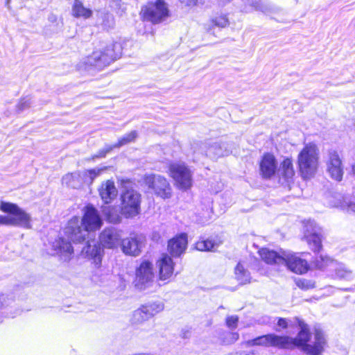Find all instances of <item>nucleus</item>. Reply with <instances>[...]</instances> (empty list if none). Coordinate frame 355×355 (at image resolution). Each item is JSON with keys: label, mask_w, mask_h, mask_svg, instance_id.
<instances>
[{"label": "nucleus", "mask_w": 355, "mask_h": 355, "mask_svg": "<svg viewBox=\"0 0 355 355\" xmlns=\"http://www.w3.org/2000/svg\"><path fill=\"white\" fill-rule=\"evenodd\" d=\"M0 209L8 214L7 216H4V225L17 226L26 229L31 228V216L17 205L10 202H1Z\"/></svg>", "instance_id": "20e7f679"}, {"label": "nucleus", "mask_w": 355, "mask_h": 355, "mask_svg": "<svg viewBox=\"0 0 355 355\" xmlns=\"http://www.w3.org/2000/svg\"><path fill=\"white\" fill-rule=\"evenodd\" d=\"M5 217L0 215V225H4Z\"/></svg>", "instance_id": "de8ad7c7"}, {"label": "nucleus", "mask_w": 355, "mask_h": 355, "mask_svg": "<svg viewBox=\"0 0 355 355\" xmlns=\"http://www.w3.org/2000/svg\"><path fill=\"white\" fill-rule=\"evenodd\" d=\"M31 104V99L30 98L26 97L22 98L18 104V110L20 111H23L26 108L29 107Z\"/></svg>", "instance_id": "79ce46f5"}, {"label": "nucleus", "mask_w": 355, "mask_h": 355, "mask_svg": "<svg viewBox=\"0 0 355 355\" xmlns=\"http://www.w3.org/2000/svg\"><path fill=\"white\" fill-rule=\"evenodd\" d=\"M320 258L322 261H324L325 263L320 265L318 263V267L322 268L327 266H329V263L333 270L335 271V277L338 279H347L351 275L352 270L347 268L343 263L334 261L327 257L323 258L322 256H320Z\"/></svg>", "instance_id": "4be33fe9"}, {"label": "nucleus", "mask_w": 355, "mask_h": 355, "mask_svg": "<svg viewBox=\"0 0 355 355\" xmlns=\"http://www.w3.org/2000/svg\"><path fill=\"white\" fill-rule=\"evenodd\" d=\"M168 174L173 180L174 185L178 189L187 191L192 187V172L184 162H174L169 163Z\"/></svg>", "instance_id": "39448f33"}, {"label": "nucleus", "mask_w": 355, "mask_h": 355, "mask_svg": "<svg viewBox=\"0 0 355 355\" xmlns=\"http://www.w3.org/2000/svg\"><path fill=\"white\" fill-rule=\"evenodd\" d=\"M155 277L156 270L153 262L143 260L135 271V286L141 290L148 288L153 284Z\"/></svg>", "instance_id": "6e6552de"}, {"label": "nucleus", "mask_w": 355, "mask_h": 355, "mask_svg": "<svg viewBox=\"0 0 355 355\" xmlns=\"http://www.w3.org/2000/svg\"><path fill=\"white\" fill-rule=\"evenodd\" d=\"M304 223V235L311 234V233H317L321 232L320 227L317 225L315 221L311 220H305Z\"/></svg>", "instance_id": "4c0bfd02"}, {"label": "nucleus", "mask_w": 355, "mask_h": 355, "mask_svg": "<svg viewBox=\"0 0 355 355\" xmlns=\"http://www.w3.org/2000/svg\"><path fill=\"white\" fill-rule=\"evenodd\" d=\"M121 47L119 43H112L103 50L94 51L80 63V68L88 69L91 67L101 69L120 57Z\"/></svg>", "instance_id": "f03ea898"}, {"label": "nucleus", "mask_w": 355, "mask_h": 355, "mask_svg": "<svg viewBox=\"0 0 355 355\" xmlns=\"http://www.w3.org/2000/svg\"><path fill=\"white\" fill-rule=\"evenodd\" d=\"M327 346V340L324 333L320 329H315L313 340L305 345L304 352L307 355H322Z\"/></svg>", "instance_id": "ddd939ff"}, {"label": "nucleus", "mask_w": 355, "mask_h": 355, "mask_svg": "<svg viewBox=\"0 0 355 355\" xmlns=\"http://www.w3.org/2000/svg\"><path fill=\"white\" fill-rule=\"evenodd\" d=\"M278 163L272 154L266 153L259 162V172L264 179L271 178L277 171Z\"/></svg>", "instance_id": "dca6fc26"}, {"label": "nucleus", "mask_w": 355, "mask_h": 355, "mask_svg": "<svg viewBox=\"0 0 355 355\" xmlns=\"http://www.w3.org/2000/svg\"><path fill=\"white\" fill-rule=\"evenodd\" d=\"M238 320H239V318L237 316L232 315V316H229L227 318L226 323H227V325L230 328L234 329V328H236V327L237 325Z\"/></svg>", "instance_id": "37998d69"}, {"label": "nucleus", "mask_w": 355, "mask_h": 355, "mask_svg": "<svg viewBox=\"0 0 355 355\" xmlns=\"http://www.w3.org/2000/svg\"><path fill=\"white\" fill-rule=\"evenodd\" d=\"M180 1L186 6H193L196 4L197 0H180Z\"/></svg>", "instance_id": "c03bdc74"}, {"label": "nucleus", "mask_w": 355, "mask_h": 355, "mask_svg": "<svg viewBox=\"0 0 355 355\" xmlns=\"http://www.w3.org/2000/svg\"><path fill=\"white\" fill-rule=\"evenodd\" d=\"M187 245V236L182 234L168 241V249L173 257H179L186 250Z\"/></svg>", "instance_id": "5701e85b"}, {"label": "nucleus", "mask_w": 355, "mask_h": 355, "mask_svg": "<svg viewBox=\"0 0 355 355\" xmlns=\"http://www.w3.org/2000/svg\"><path fill=\"white\" fill-rule=\"evenodd\" d=\"M327 168L330 176L336 181H340L343 175L342 160L338 152L330 150L327 160Z\"/></svg>", "instance_id": "2eb2a0df"}, {"label": "nucleus", "mask_w": 355, "mask_h": 355, "mask_svg": "<svg viewBox=\"0 0 355 355\" xmlns=\"http://www.w3.org/2000/svg\"><path fill=\"white\" fill-rule=\"evenodd\" d=\"M49 19H50L51 21H53V20H55V16H51V17H49Z\"/></svg>", "instance_id": "3c124183"}, {"label": "nucleus", "mask_w": 355, "mask_h": 355, "mask_svg": "<svg viewBox=\"0 0 355 355\" xmlns=\"http://www.w3.org/2000/svg\"><path fill=\"white\" fill-rule=\"evenodd\" d=\"M235 275L236 279L241 284H245L250 282V276L241 263H238L235 268Z\"/></svg>", "instance_id": "f704fd0d"}, {"label": "nucleus", "mask_w": 355, "mask_h": 355, "mask_svg": "<svg viewBox=\"0 0 355 355\" xmlns=\"http://www.w3.org/2000/svg\"><path fill=\"white\" fill-rule=\"evenodd\" d=\"M98 192L101 199L106 204L113 200L118 193L114 182L110 180L102 182L98 189Z\"/></svg>", "instance_id": "393cba45"}, {"label": "nucleus", "mask_w": 355, "mask_h": 355, "mask_svg": "<svg viewBox=\"0 0 355 355\" xmlns=\"http://www.w3.org/2000/svg\"><path fill=\"white\" fill-rule=\"evenodd\" d=\"M284 255L285 257L283 265H286L291 271L301 275L309 270L307 261L297 256V254L286 251L284 252Z\"/></svg>", "instance_id": "4468645a"}, {"label": "nucleus", "mask_w": 355, "mask_h": 355, "mask_svg": "<svg viewBox=\"0 0 355 355\" xmlns=\"http://www.w3.org/2000/svg\"><path fill=\"white\" fill-rule=\"evenodd\" d=\"M106 169L107 167H97L92 169L80 171L83 177V180H84V184H92L94 180Z\"/></svg>", "instance_id": "c85d7f7f"}, {"label": "nucleus", "mask_w": 355, "mask_h": 355, "mask_svg": "<svg viewBox=\"0 0 355 355\" xmlns=\"http://www.w3.org/2000/svg\"><path fill=\"white\" fill-rule=\"evenodd\" d=\"M295 320L298 324L300 331L295 338L284 336L285 338L288 339V340H286L284 342L285 343H284V348L290 349L293 347H298L304 352L305 345H307L311 338L309 329L308 325L301 319L295 318Z\"/></svg>", "instance_id": "9d476101"}, {"label": "nucleus", "mask_w": 355, "mask_h": 355, "mask_svg": "<svg viewBox=\"0 0 355 355\" xmlns=\"http://www.w3.org/2000/svg\"><path fill=\"white\" fill-rule=\"evenodd\" d=\"M352 173L354 175H355V164H354L352 166Z\"/></svg>", "instance_id": "8fccbe9b"}, {"label": "nucleus", "mask_w": 355, "mask_h": 355, "mask_svg": "<svg viewBox=\"0 0 355 355\" xmlns=\"http://www.w3.org/2000/svg\"><path fill=\"white\" fill-rule=\"evenodd\" d=\"M304 239L307 242L309 248L314 252H318L322 248L321 232L304 234Z\"/></svg>", "instance_id": "c756f323"}, {"label": "nucleus", "mask_w": 355, "mask_h": 355, "mask_svg": "<svg viewBox=\"0 0 355 355\" xmlns=\"http://www.w3.org/2000/svg\"><path fill=\"white\" fill-rule=\"evenodd\" d=\"M99 241L104 248L114 249L121 244V236L120 232L113 227L105 228L100 234Z\"/></svg>", "instance_id": "a211bd4d"}, {"label": "nucleus", "mask_w": 355, "mask_h": 355, "mask_svg": "<svg viewBox=\"0 0 355 355\" xmlns=\"http://www.w3.org/2000/svg\"><path fill=\"white\" fill-rule=\"evenodd\" d=\"M144 237L141 234H132L121 241L122 252L126 254L137 257L140 254L144 245Z\"/></svg>", "instance_id": "f8f14e48"}, {"label": "nucleus", "mask_w": 355, "mask_h": 355, "mask_svg": "<svg viewBox=\"0 0 355 355\" xmlns=\"http://www.w3.org/2000/svg\"><path fill=\"white\" fill-rule=\"evenodd\" d=\"M82 253L88 258L93 259L96 267H100L103 250L94 240L87 242V245L82 250Z\"/></svg>", "instance_id": "412c9836"}, {"label": "nucleus", "mask_w": 355, "mask_h": 355, "mask_svg": "<svg viewBox=\"0 0 355 355\" xmlns=\"http://www.w3.org/2000/svg\"><path fill=\"white\" fill-rule=\"evenodd\" d=\"M10 0H7L6 4L8 5L10 3Z\"/></svg>", "instance_id": "603ef678"}, {"label": "nucleus", "mask_w": 355, "mask_h": 355, "mask_svg": "<svg viewBox=\"0 0 355 355\" xmlns=\"http://www.w3.org/2000/svg\"><path fill=\"white\" fill-rule=\"evenodd\" d=\"M103 225L98 211L92 206H87L81 219L73 217L69 222L66 232L74 242H81L88 237L90 232L98 230Z\"/></svg>", "instance_id": "f257e3e1"}, {"label": "nucleus", "mask_w": 355, "mask_h": 355, "mask_svg": "<svg viewBox=\"0 0 355 355\" xmlns=\"http://www.w3.org/2000/svg\"><path fill=\"white\" fill-rule=\"evenodd\" d=\"M221 243V241L218 239H208L199 241L196 243V248L199 251L214 250Z\"/></svg>", "instance_id": "2f4dec72"}, {"label": "nucleus", "mask_w": 355, "mask_h": 355, "mask_svg": "<svg viewBox=\"0 0 355 355\" xmlns=\"http://www.w3.org/2000/svg\"><path fill=\"white\" fill-rule=\"evenodd\" d=\"M287 338L283 336H279L275 334H268L262 336L257 337L254 339L246 342V345L249 347L254 345H261L265 347H277L284 348V343Z\"/></svg>", "instance_id": "f3484780"}, {"label": "nucleus", "mask_w": 355, "mask_h": 355, "mask_svg": "<svg viewBox=\"0 0 355 355\" xmlns=\"http://www.w3.org/2000/svg\"><path fill=\"white\" fill-rule=\"evenodd\" d=\"M141 194L134 189H128L121 195V214L127 218H135L141 212Z\"/></svg>", "instance_id": "423d86ee"}, {"label": "nucleus", "mask_w": 355, "mask_h": 355, "mask_svg": "<svg viewBox=\"0 0 355 355\" xmlns=\"http://www.w3.org/2000/svg\"><path fill=\"white\" fill-rule=\"evenodd\" d=\"M277 172L279 177L284 178L286 182L291 181L295 173L293 160L288 157L284 158L280 163Z\"/></svg>", "instance_id": "bb28decb"}, {"label": "nucleus", "mask_w": 355, "mask_h": 355, "mask_svg": "<svg viewBox=\"0 0 355 355\" xmlns=\"http://www.w3.org/2000/svg\"><path fill=\"white\" fill-rule=\"evenodd\" d=\"M144 307L145 308L146 311H147L148 315H150V318L160 313L164 309V304L161 302L150 303L146 305H144Z\"/></svg>", "instance_id": "e433bc0d"}, {"label": "nucleus", "mask_w": 355, "mask_h": 355, "mask_svg": "<svg viewBox=\"0 0 355 355\" xmlns=\"http://www.w3.org/2000/svg\"><path fill=\"white\" fill-rule=\"evenodd\" d=\"M144 184L158 196L163 199L169 198L172 189L168 181L160 175L150 174L145 175Z\"/></svg>", "instance_id": "1a4fd4ad"}, {"label": "nucleus", "mask_w": 355, "mask_h": 355, "mask_svg": "<svg viewBox=\"0 0 355 355\" xmlns=\"http://www.w3.org/2000/svg\"><path fill=\"white\" fill-rule=\"evenodd\" d=\"M141 15L144 19L154 24H158L168 18L169 10L164 1L157 0L144 6L141 8Z\"/></svg>", "instance_id": "0eeeda50"}, {"label": "nucleus", "mask_w": 355, "mask_h": 355, "mask_svg": "<svg viewBox=\"0 0 355 355\" xmlns=\"http://www.w3.org/2000/svg\"><path fill=\"white\" fill-rule=\"evenodd\" d=\"M137 136V133L136 131H131L128 134L120 138L116 144L113 146H106L103 149L101 150L96 155H94L93 159L105 157L106 154L110 152L113 148L121 147L133 141L136 139Z\"/></svg>", "instance_id": "a878e982"}, {"label": "nucleus", "mask_w": 355, "mask_h": 355, "mask_svg": "<svg viewBox=\"0 0 355 355\" xmlns=\"http://www.w3.org/2000/svg\"><path fill=\"white\" fill-rule=\"evenodd\" d=\"M149 318H150V315H148L147 311H146L145 308L144 306H142L141 308L134 311L132 321L135 324H139L148 320Z\"/></svg>", "instance_id": "c9c22d12"}, {"label": "nucleus", "mask_w": 355, "mask_h": 355, "mask_svg": "<svg viewBox=\"0 0 355 355\" xmlns=\"http://www.w3.org/2000/svg\"><path fill=\"white\" fill-rule=\"evenodd\" d=\"M211 24L219 28H225L229 25V19L226 15H218L214 17L211 20Z\"/></svg>", "instance_id": "58836bf2"}, {"label": "nucleus", "mask_w": 355, "mask_h": 355, "mask_svg": "<svg viewBox=\"0 0 355 355\" xmlns=\"http://www.w3.org/2000/svg\"><path fill=\"white\" fill-rule=\"evenodd\" d=\"M228 336L230 343H233L239 339V334L237 333H230Z\"/></svg>", "instance_id": "49530a36"}, {"label": "nucleus", "mask_w": 355, "mask_h": 355, "mask_svg": "<svg viewBox=\"0 0 355 355\" xmlns=\"http://www.w3.org/2000/svg\"><path fill=\"white\" fill-rule=\"evenodd\" d=\"M296 285L302 290H309L315 287V283L311 279L300 278L295 281Z\"/></svg>", "instance_id": "ea45409f"}, {"label": "nucleus", "mask_w": 355, "mask_h": 355, "mask_svg": "<svg viewBox=\"0 0 355 355\" xmlns=\"http://www.w3.org/2000/svg\"><path fill=\"white\" fill-rule=\"evenodd\" d=\"M102 211L103 214L110 223H116L120 222L121 216L116 207L110 205L105 206L103 207Z\"/></svg>", "instance_id": "473e14b6"}, {"label": "nucleus", "mask_w": 355, "mask_h": 355, "mask_svg": "<svg viewBox=\"0 0 355 355\" xmlns=\"http://www.w3.org/2000/svg\"><path fill=\"white\" fill-rule=\"evenodd\" d=\"M332 206L340 208L347 213L355 214V199L345 198L339 196V198Z\"/></svg>", "instance_id": "7c9ffc66"}, {"label": "nucleus", "mask_w": 355, "mask_h": 355, "mask_svg": "<svg viewBox=\"0 0 355 355\" xmlns=\"http://www.w3.org/2000/svg\"><path fill=\"white\" fill-rule=\"evenodd\" d=\"M53 254L58 255L64 261L73 257V249L70 242L63 238H58L51 243Z\"/></svg>", "instance_id": "6ab92c4d"}, {"label": "nucleus", "mask_w": 355, "mask_h": 355, "mask_svg": "<svg viewBox=\"0 0 355 355\" xmlns=\"http://www.w3.org/2000/svg\"><path fill=\"white\" fill-rule=\"evenodd\" d=\"M157 266L159 268V277L161 281H165L171 277L174 270V263L172 259L167 254H162L157 261Z\"/></svg>", "instance_id": "aec40b11"}, {"label": "nucleus", "mask_w": 355, "mask_h": 355, "mask_svg": "<svg viewBox=\"0 0 355 355\" xmlns=\"http://www.w3.org/2000/svg\"><path fill=\"white\" fill-rule=\"evenodd\" d=\"M299 171L304 179L312 178L319 165V149L313 143L306 144L297 156Z\"/></svg>", "instance_id": "7ed1b4c3"}, {"label": "nucleus", "mask_w": 355, "mask_h": 355, "mask_svg": "<svg viewBox=\"0 0 355 355\" xmlns=\"http://www.w3.org/2000/svg\"><path fill=\"white\" fill-rule=\"evenodd\" d=\"M285 250L277 252L268 248H261L259 250V254L261 259L268 264L283 265L284 261Z\"/></svg>", "instance_id": "b1692460"}, {"label": "nucleus", "mask_w": 355, "mask_h": 355, "mask_svg": "<svg viewBox=\"0 0 355 355\" xmlns=\"http://www.w3.org/2000/svg\"><path fill=\"white\" fill-rule=\"evenodd\" d=\"M72 10L73 15L78 17H83L85 18H88L92 15V11L85 8L82 2L79 0H75Z\"/></svg>", "instance_id": "72a5a7b5"}, {"label": "nucleus", "mask_w": 355, "mask_h": 355, "mask_svg": "<svg viewBox=\"0 0 355 355\" xmlns=\"http://www.w3.org/2000/svg\"><path fill=\"white\" fill-rule=\"evenodd\" d=\"M62 183L68 187L78 189L84 185V180L80 171L67 173L63 176Z\"/></svg>", "instance_id": "cd10ccee"}, {"label": "nucleus", "mask_w": 355, "mask_h": 355, "mask_svg": "<svg viewBox=\"0 0 355 355\" xmlns=\"http://www.w3.org/2000/svg\"><path fill=\"white\" fill-rule=\"evenodd\" d=\"M248 4L252 7H254V0H248Z\"/></svg>", "instance_id": "09e8293b"}, {"label": "nucleus", "mask_w": 355, "mask_h": 355, "mask_svg": "<svg viewBox=\"0 0 355 355\" xmlns=\"http://www.w3.org/2000/svg\"><path fill=\"white\" fill-rule=\"evenodd\" d=\"M277 324L279 327L286 329L288 327V321L285 318H279L278 320Z\"/></svg>", "instance_id": "a18cd8bd"}, {"label": "nucleus", "mask_w": 355, "mask_h": 355, "mask_svg": "<svg viewBox=\"0 0 355 355\" xmlns=\"http://www.w3.org/2000/svg\"><path fill=\"white\" fill-rule=\"evenodd\" d=\"M201 148L206 156L214 159L228 156L232 153V144L227 142H206L202 145Z\"/></svg>", "instance_id": "9b49d317"}, {"label": "nucleus", "mask_w": 355, "mask_h": 355, "mask_svg": "<svg viewBox=\"0 0 355 355\" xmlns=\"http://www.w3.org/2000/svg\"><path fill=\"white\" fill-rule=\"evenodd\" d=\"M13 302V299L8 295H0V309L3 307L10 306Z\"/></svg>", "instance_id": "a19ab883"}]
</instances>
